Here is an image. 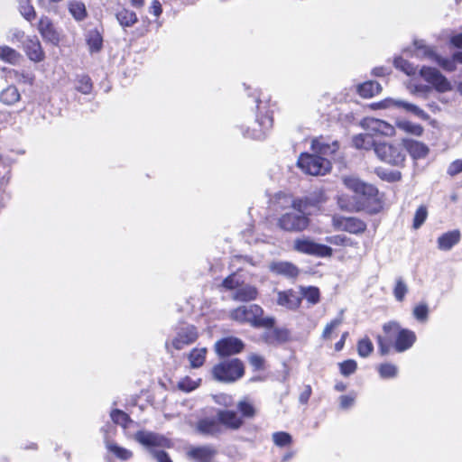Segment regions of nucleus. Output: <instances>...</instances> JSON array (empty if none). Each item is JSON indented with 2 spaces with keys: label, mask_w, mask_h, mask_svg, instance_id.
<instances>
[{
  "label": "nucleus",
  "mask_w": 462,
  "mask_h": 462,
  "mask_svg": "<svg viewBox=\"0 0 462 462\" xmlns=\"http://www.w3.org/2000/svg\"><path fill=\"white\" fill-rule=\"evenodd\" d=\"M383 330L386 337H383L381 335L376 337L378 352L381 356L388 355L392 346L398 353L404 352L411 348L416 341L415 333L410 329L402 328L396 321L383 324Z\"/></svg>",
  "instance_id": "1"
},
{
  "label": "nucleus",
  "mask_w": 462,
  "mask_h": 462,
  "mask_svg": "<svg viewBox=\"0 0 462 462\" xmlns=\"http://www.w3.org/2000/svg\"><path fill=\"white\" fill-rule=\"evenodd\" d=\"M263 310L256 304L240 306L230 311V318L239 323H249L254 328H272L275 319L271 317H263Z\"/></svg>",
  "instance_id": "2"
},
{
  "label": "nucleus",
  "mask_w": 462,
  "mask_h": 462,
  "mask_svg": "<svg viewBox=\"0 0 462 462\" xmlns=\"http://www.w3.org/2000/svg\"><path fill=\"white\" fill-rule=\"evenodd\" d=\"M134 439L146 447L151 456L157 462H173L167 452L158 449V448H169L171 446L170 440L163 436L150 431L139 430L135 433Z\"/></svg>",
  "instance_id": "3"
},
{
  "label": "nucleus",
  "mask_w": 462,
  "mask_h": 462,
  "mask_svg": "<svg viewBox=\"0 0 462 462\" xmlns=\"http://www.w3.org/2000/svg\"><path fill=\"white\" fill-rule=\"evenodd\" d=\"M344 184L356 195L362 196V200L357 202L356 205L345 204L344 199L339 198L338 204L341 208L347 210H361L364 209L368 199H371L377 196V189L371 185L361 181L356 177H345L343 179Z\"/></svg>",
  "instance_id": "4"
},
{
  "label": "nucleus",
  "mask_w": 462,
  "mask_h": 462,
  "mask_svg": "<svg viewBox=\"0 0 462 462\" xmlns=\"http://www.w3.org/2000/svg\"><path fill=\"white\" fill-rule=\"evenodd\" d=\"M245 365L238 358L224 360L215 365L211 374L215 381L226 383H235L243 377Z\"/></svg>",
  "instance_id": "5"
},
{
  "label": "nucleus",
  "mask_w": 462,
  "mask_h": 462,
  "mask_svg": "<svg viewBox=\"0 0 462 462\" xmlns=\"http://www.w3.org/2000/svg\"><path fill=\"white\" fill-rule=\"evenodd\" d=\"M291 210L282 214L277 220V226L286 232H300L309 226L308 217L299 208L300 205L293 201Z\"/></svg>",
  "instance_id": "6"
},
{
  "label": "nucleus",
  "mask_w": 462,
  "mask_h": 462,
  "mask_svg": "<svg viewBox=\"0 0 462 462\" xmlns=\"http://www.w3.org/2000/svg\"><path fill=\"white\" fill-rule=\"evenodd\" d=\"M374 152L377 157L393 166H403L406 153L402 144L379 143L375 145Z\"/></svg>",
  "instance_id": "7"
},
{
  "label": "nucleus",
  "mask_w": 462,
  "mask_h": 462,
  "mask_svg": "<svg viewBox=\"0 0 462 462\" xmlns=\"http://www.w3.org/2000/svg\"><path fill=\"white\" fill-rule=\"evenodd\" d=\"M298 166L307 174L318 176L329 171L331 163L322 156L302 153L298 160Z\"/></svg>",
  "instance_id": "8"
},
{
  "label": "nucleus",
  "mask_w": 462,
  "mask_h": 462,
  "mask_svg": "<svg viewBox=\"0 0 462 462\" xmlns=\"http://www.w3.org/2000/svg\"><path fill=\"white\" fill-rule=\"evenodd\" d=\"M293 249L299 253L317 257H330L333 252L331 247L318 244L309 237L295 239Z\"/></svg>",
  "instance_id": "9"
},
{
  "label": "nucleus",
  "mask_w": 462,
  "mask_h": 462,
  "mask_svg": "<svg viewBox=\"0 0 462 462\" xmlns=\"http://www.w3.org/2000/svg\"><path fill=\"white\" fill-rule=\"evenodd\" d=\"M414 46L416 48L415 55L417 57L430 59L447 71H454L456 69L454 56L452 59L442 58L438 55L432 48L427 46L423 41H414Z\"/></svg>",
  "instance_id": "10"
},
{
  "label": "nucleus",
  "mask_w": 462,
  "mask_h": 462,
  "mask_svg": "<svg viewBox=\"0 0 462 462\" xmlns=\"http://www.w3.org/2000/svg\"><path fill=\"white\" fill-rule=\"evenodd\" d=\"M420 76L425 81L431 84L438 92L451 90V84L437 69L423 66L420 70Z\"/></svg>",
  "instance_id": "11"
},
{
  "label": "nucleus",
  "mask_w": 462,
  "mask_h": 462,
  "mask_svg": "<svg viewBox=\"0 0 462 462\" xmlns=\"http://www.w3.org/2000/svg\"><path fill=\"white\" fill-rule=\"evenodd\" d=\"M273 116L269 114L257 116L253 126L246 130L245 135L252 139L263 140L265 138L267 132L273 127Z\"/></svg>",
  "instance_id": "12"
},
{
  "label": "nucleus",
  "mask_w": 462,
  "mask_h": 462,
  "mask_svg": "<svg viewBox=\"0 0 462 462\" xmlns=\"http://www.w3.org/2000/svg\"><path fill=\"white\" fill-rule=\"evenodd\" d=\"M244 346L245 344L241 339L229 337L216 342L215 350L220 356H228L240 353L244 349Z\"/></svg>",
  "instance_id": "13"
},
{
  "label": "nucleus",
  "mask_w": 462,
  "mask_h": 462,
  "mask_svg": "<svg viewBox=\"0 0 462 462\" xmlns=\"http://www.w3.org/2000/svg\"><path fill=\"white\" fill-rule=\"evenodd\" d=\"M379 106L382 108L395 106L398 108H402L405 111L413 114L414 116L422 120L427 121L430 119V116L418 106L402 99L386 98L379 104Z\"/></svg>",
  "instance_id": "14"
},
{
  "label": "nucleus",
  "mask_w": 462,
  "mask_h": 462,
  "mask_svg": "<svg viewBox=\"0 0 462 462\" xmlns=\"http://www.w3.org/2000/svg\"><path fill=\"white\" fill-rule=\"evenodd\" d=\"M216 414L220 426L227 430H237L245 423L242 417L233 410H217Z\"/></svg>",
  "instance_id": "15"
},
{
  "label": "nucleus",
  "mask_w": 462,
  "mask_h": 462,
  "mask_svg": "<svg viewBox=\"0 0 462 462\" xmlns=\"http://www.w3.org/2000/svg\"><path fill=\"white\" fill-rule=\"evenodd\" d=\"M198 338L197 328L192 325L180 328L172 340V346L177 350L184 348L196 341Z\"/></svg>",
  "instance_id": "16"
},
{
  "label": "nucleus",
  "mask_w": 462,
  "mask_h": 462,
  "mask_svg": "<svg viewBox=\"0 0 462 462\" xmlns=\"http://www.w3.org/2000/svg\"><path fill=\"white\" fill-rule=\"evenodd\" d=\"M38 31L45 42L53 45H58L60 41V35L54 27V24L47 16H42L38 23Z\"/></svg>",
  "instance_id": "17"
},
{
  "label": "nucleus",
  "mask_w": 462,
  "mask_h": 462,
  "mask_svg": "<svg viewBox=\"0 0 462 462\" xmlns=\"http://www.w3.org/2000/svg\"><path fill=\"white\" fill-rule=\"evenodd\" d=\"M23 47L27 57L32 61L40 62L44 60L45 53L37 36L27 37L23 42Z\"/></svg>",
  "instance_id": "18"
},
{
  "label": "nucleus",
  "mask_w": 462,
  "mask_h": 462,
  "mask_svg": "<svg viewBox=\"0 0 462 462\" xmlns=\"http://www.w3.org/2000/svg\"><path fill=\"white\" fill-rule=\"evenodd\" d=\"M335 225L343 231L356 235L362 234L366 229V224L356 217H339L335 220Z\"/></svg>",
  "instance_id": "19"
},
{
  "label": "nucleus",
  "mask_w": 462,
  "mask_h": 462,
  "mask_svg": "<svg viewBox=\"0 0 462 462\" xmlns=\"http://www.w3.org/2000/svg\"><path fill=\"white\" fill-rule=\"evenodd\" d=\"M196 430L205 436H218L223 432V428L217 418H203L197 422Z\"/></svg>",
  "instance_id": "20"
},
{
  "label": "nucleus",
  "mask_w": 462,
  "mask_h": 462,
  "mask_svg": "<svg viewBox=\"0 0 462 462\" xmlns=\"http://www.w3.org/2000/svg\"><path fill=\"white\" fill-rule=\"evenodd\" d=\"M263 340L268 345L283 344L290 339V331L287 328H275L263 333Z\"/></svg>",
  "instance_id": "21"
},
{
  "label": "nucleus",
  "mask_w": 462,
  "mask_h": 462,
  "mask_svg": "<svg viewBox=\"0 0 462 462\" xmlns=\"http://www.w3.org/2000/svg\"><path fill=\"white\" fill-rule=\"evenodd\" d=\"M277 303L289 310H296L301 303V297L292 290L279 291Z\"/></svg>",
  "instance_id": "22"
},
{
  "label": "nucleus",
  "mask_w": 462,
  "mask_h": 462,
  "mask_svg": "<svg viewBox=\"0 0 462 462\" xmlns=\"http://www.w3.org/2000/svg\"><path fill=\"white\" fill-rule=\"evenodd\" d=\"M402 143L403 149L415 160L425 158L429 153V148L423 143L411 139H403Z\"/></svg>",
  "instance_id": "23"
},
{
  "label": "nucleus",
  "mask_w": 462,
  "mask_h": 462,
  "mask_svg": "<svg viewBox=\"0 0 462 462\" xmlns=\"http://www.w3.org/2000/svg\"><path fill=\"white\" fill-rule=\"evenodd\" d=\"M257 295L258 291L256 287L242 283L240 287L232 293L231 298L236 301L246 302L255 300Z\"/></svg>",
  "instance_id": "24"
},
{
  "label": "nucleus",
  "mask_w": 462,
  "mask_h": 462,
  "mask_svg": "<svg viewBox=\"0 0 462 462\" xmlns=\"http://www.w3.org/2000/svg\"><path fill=\"white\" fill-rule=\"evenodd\" d=\"M217 454V450L211 446H202L191 448L188 452V456L199 462L209 460Z\"/></svg>",
  "instance_id": "25"
},
{
  "label": "nucleus",
  "mask_w": 462,
  "mask_h": 462,
  "mask_svg": "<svg viewBox=\"0 0 462 462\" xmlns=\"http://www.w3.org/2000/svg\"><path fill=\"white\" fill-rule=\"evenodd\" d=\"M270 268L273 273L290 278L296 277L299 274L297 266L289 262H274L272 263Z\"/></svg>",
  "instance_id": "26"
},
{
  "label": "nucleus",
  "mask_w": 462,
  "mask_h": 462,
  "mask_svg": "<svg viewBox=\"0 0 462 462\" xmlns=\"http://www.w3.org/2000/svg\"><path fill=\"white\" fill-rule=\"evenodd\" d=\"M460 240V232L458 230H453L443 234L438 239L439 248L440 250H450Z\"/></svg>",
  "instance_id": "27"
},
{
  "label": "nucleus",
  "mask_w": 462,
  "mask_h": 462,
  "mask_svg": "<svg viewBox=\"0 0 462 462\" xmlns=\"http://www.w3.org/2000/svg\"><path fill=\"white\" fill-rule=\"evenodd\" d=\"M21 99L18 88L10 85L0 92V101L5 106H13Z\"/></svg>",
  "instance_id": "28"
},
{
  "label": "nucleus",
  "mask_w": 462,
  "mask_h": 462,
  "mask_svg": "<svg viewBox=\"0 0 462 462\" xmlns=\"http://www.w3.org/2000/svg\"><path fill=\"white\" fill-rule=\"evenodd\" d=\"M236 408L238 411L241 413L240 416L242 417L243 420L253 419L255 417L257 413V410L254 407V404L247 397H245L242 400H240L236 404Z\"/></svg>",
  "instance_id": "29"
},
{
  "label": "nucleus",
  "mask_w": 462,
  "mask_h": 462,
  "mask_svg": "<svg viewBox=\"0 0 462 462\" xmlns=\"http://www.w3.org/2000/svg\"><path fill=\"white\" fill-rule=\"evenodd\" d=\"M352 143L356 149H364L367 151L372 148L374 150L375 145L377 144L370 134H356L353 137Z\"/></svg>",
  "instance_id": "30"
},
{
  "label": "nucleus",
  "mask_w": 462,
  "mask_h": 462,
  "mask_svg": "<svg viewBox=\"0 0 462 462\" xmlns=\"http://www.w3.org/2000/svg\"><path fill=\"white\" fill-rule=\"evenodd\" d=\"M22 55L14 49L3 45L0 46V60L12 65L17 64Z\"/></svg>",
  "instance_id": "31"
},
{
  "label": "nucleus",
  "mask_w": 462,
  "mask_h": 462,
  "mask_svg": "<svg viewBox=\"0 0 462 462\" xmlns=\"http://www.w3.org/2000/svg\"><path fill=\"white\" fill-rule=\"evenodd\" d=\"M382 91L381 85L376 81H367L358 87V93L363 97H372Z\"/></svg>",
  "instance_id": "32"
},
{
  "label": "nucleus",
  "mask_w": 462,
  "mask_h": 462,
  "mask_svg": "<svg viewBox=\"0 0 462 462\" xmlns=\"http://www.w3.org/2000/svg\"><path fill=\"white\" fill-rule=\"evenodd\" d=\"M312 147L316 152L322 155H329L335 153L337 151L339 144L337 141L333 142L332 143H327L322 140H315L312 143Z\"/></svg>",
  "instance_id": "33"
},
{
  "label": "nucleus",
  "mask_w": 462,
  "mask_h": 462,
  "mask_svg": "<svg viewBox=\"0 0 462 462\" xmlns=\"http://www.w3.org/2000/svg\"><path fill=\"white\" fill-rule=\"evenodd\" d=\"M396 126L403 132L415 136H420L424 131L420 125L414 124L407 120L396 121Z\"/></svg>",
  "instance_id": "34"
},
{
  "label": "nucleus",
  "mask_w": 462,
  "mask_h": 462,
  "mask_svg": "<svg viewBox=\"0 0 462 462\" xmlns=\"http://www.w3.org/2000/svg\"><path fill=\"white\" fill-rule=\"evenodd\" d=\"M116 16L119 23L124 27H130L137 22L135 13L128 9L118 11Z\"/></svg>",
  "instance_id": "35"
},
{
  "label": "nucleus",
  "mask_w": 462,
  "mask_h": 462,
  "mask_svg": "<svg viewBox=\"0 0 462 462\" xmlns=\"http://www.w3.org/2000/svg\"><path fill=\"white\" fill-rule=\"evenodd\" d=\"M69 11L78 21L84 20L88 14L85 4L77 0L69 3Z\"/></svg>",
  "instance_id": "36"
},
{
  "label": "nucleus",
  "mask_w": 462,
  "mask_h": 462,
  "mask_svg": "<svg viewBox=\"0 0 462 462\" xmlns=\"http://www.w3.org/2000/svg\"><path fill=\"white\" fill-rule=\"evenodd\" d=\"M87 42L91 52L99 51L103 46L102 36L97 30H92L88 32Z\"/></svg>",
  "instance_id": "37"
},
{
  "label": "nucleus",
  "mask_w": 462,
  "mask_h": 462,
  "mask_svg": "<svg viewBox=\"0 0 462 462\" xmlns=\"http://www.w3.org/2000/svg\"><path fill=\"white\" fill-rule=\"evenodd\" d=\"M207 349L205 347L202 348H194L189 355V360L190 362V365L192 368L200 367L206 359Z\"/></svg>",
  "instance_id": "38"
},
{
  "label": "nucleus",
  "mask_w": 462,
  "mask_h": 462,
  "mask_svg": "<svg viewBox=\"0 0 462 462\" xmlns=\"http://www.w3.org/2000/svg\"><path fill=\"white\" fill-rule=\"evenodd\" d=\"M107 449L121 460H129L133 457V452L114 442L106 443Z\"/></svg>",
  "instance_id": "39"
},
{
  "label": "nucleus",
  "mask_w": 462,
  "mask_h": 462,
  "mask_svg": "<svg viewBox=\"0 0 462 462\" xmlns=\"http://www.w3.org/2000/svg\"><path fill=\"white\" fill-rule=\"evenodd\" d=\"M357 353L359 356L368 357L374 351V345L369 337H365L357 342Z\"/></svg>",
  "instance_id": "40"
},
{
  "label": "nucleus",
  "mask_w": 462,
  "mask_h": 462,
  "mask_svg": "<svg viewBox=\"0 0 462 462\" xmlns=\"http://www.w3.org/2000/svg\"><path fill=\"white\" fill-rule=\"evenodd\" d=\"M301 298H305L310 304L315 305L320 300L319 290L317 287H302L301 288Z\"/></svg>",
  "instance_id": "41"
},
{
  "label": "nucleus",
  "mask_w": 462,
  "mask_h": 462,
  "mask_svg": "<svg viewBox=\"0 0 462 462\" xmlns=\"http://www.w3.org/2000/svg\"><path fill=\"white\" fill-rule=\"evenodd\" d=\"M19 10L21 14L28 21L35 17V11L30 0H19Z\"/></svg>",
  "instance_id": "42"
},
{
  "label": "nucleus",
  "mask_w": 462,
  "mask_h": 462,
  "mask_svg": "<svg viewBox=\"0 0 462 462\" xmlns=\"http://www.w3.org/2000/svg\"><path fill=\"white\" fill-rule=\"evenodd\" d=\"M76 89L82 94L88 95L92 90L91 79L88 76L82 75L78 78Z\"/></svg>",
  "instance_id": "43"
},
{
  "label": "nucleus",
  "mask_w": 462,
  "mask_h": 462,
  "mask_svg": "<svg viewBox=\"0 0 462 462\" xmlns=\"http://www.w3.org/2000/svg\"><path fill=\"white\" fill-rule=\"evenodd\" d=\"M378 372L382 378H393L397 375L398 368L393 364L385 363L379 366Z\"/></svg>",
  "instance_id": "44"
},
{
  "label": "nucleus",
  "mask_w": 462,
  "mask_h": 462,
  "mask_svg": "<svg viewBox=\"0 0 462 462\" xmlns=\"http://www.w3.org/2000/svg\"><path fill=\"white\" fill-rule=\"evenodd\" d=\"M343 322V310L340 311V315L334 319L330 323H328L322 333V337L324 339H329L331 337L332 332L339 327Z\"/></svg>",
  "instance_id": "45"
},
{
  "label": "nucleus",
  "mask_w": 462,
  "mask_h": 462,
  "mask_svg": "<svg viewBox=\"0 0 462 462\" xmlns=\"http://www.w3.org/2000/svg\"><path fill=\"white\" fill-rule=\"evenodd\" d=\"M326 241L329 244L335 245H342V246H353L354 242L351 240V238L347 237L345 235H336L332 236H328L326 238Z\"/></svg>",
  "instance_id": "46"
},
{
  "label": "nucleus",
  "mask_w": 462,
  "mask_h": 462,
  "mask_svg": "<svg viewBox=\"0 0 462 462\" xmlns=\"http://www.w3.org/2000/svg\"><path fill=\"white\" fill-rule=\"evenodd\" d=\"M408 292V287L402 278L396 280V284L393 289V295L398 301H402L406 293Z\"/></svg>",
  "instance_id": "47"
},
{
  "label": "nucleus",
  "mask_w": 462,
  "mask_h": 462,
  "mask_svg": "<svg viewBox=\"0 0 462 462\" xmlns=\"http://www.w3.org/2000/svg\"><path fill=\"white\" fill-rule=\"evenodd\" d=\"M428 216L426 206L422 205L418 208L413 217V227L418 229L425 222Z\"/></svg>",
  "instance_id": "48"
},
{
  "label": "nucleus",
  "mask_w": 462,
  "mask_h": 462,
  "mask_svg": "<svg viewBox=\"0 0 462 462\" xmlns=\"http://www.w3.org/2000/svg\"><path fill=\"white\" fill-rule=\"evenodd\" d=\"M110 416L115 423L120 424L124 427H125L126 424L131 420L128 414L118 409L113 410L110 413Z\"/></svg>",
  "instance_id": "49"
},
{
  "label": "nucleus",
  "mask_w": 462,
  "mask_h": 462,
  "mask_svg": "<svg viewBox=\"0 0 462 462\" xmlns=\"http://www.w3.org/2000/svg\"><path fill=\"white\" fill-rule=\"evenodd\" d=\"M393 64L397 69H400L401 70L405 72L407 75L414 74L416 71L415 68L410 62H408L406 60L402 59V57L395 58Z\"/></svg>",
  "instance_id": "50"
},
{
  "label": "nucleus",
  "mask_w": 462,
  "mask_h": 462,
  "mask_svg": "<svg viewBox=\"0 0 462 462\" xmlns=\"http://www.w3.org/2000/svg\"><path fill=\"white\" fill-rule=\"evenodd\" d=\"M340 373L344 376H349L354 374L357 368V364L353 359L346 360L339 364Z\"/></svg>",
  "instance_id": "51"
},
{
  "label": "nucleus",
  "mask_w": 462,
  "mask_h": 462,
  "mask_svg": "<svg viewBox=\"0 0 462 462\" xmlns=\"http://www.w3.org/2000/svg\"><path fill=\"white\" fill-rule=\"evenodd\" d=\"M273 440L275 443V445L279 447H284L291 442V436L283 431L275 432L273 434Z\"/></svg>",
  "instance_id": "52"
},
{
  "label": "nucleus",
  "mask_w": 462,
  "mask_h": 462,
  "mask_svg": "<svg viewBox=\"0 0 462 462\" xmlns=\"http://www.w3.org/2000/svg\"><path fill=\"white\" fill-rule=\"evenodd\" d=\"M241 284H242V282H240V280L236 277V275L235 273L227 276L226 279H224V281L222 282V286L225 289L234 291L236 290H237Z\"/></svg>",
  "instance_id": "53"
},
{
  "label": "nucleus",
  "mask_w": 462,
  "mask_h": 462,
  "mask_svg": "<svg viewBox=\"0 0 462 462\" xmlns=\"http://www.w3.org/2000/svg\"><path fill=\"white\" fill-rule=\"evenodd\" d=\"M382 121L383 120L376 118H366L363 122V126L370 132L379 134Z\"/></svg>",
  "instance_id": "54"
},
{
  "label": "nucleus",
  "mask_w": 462,
  "mask_h": 462,
  "mask_svg": "<svg viewBox=\"0 0 462 462\" xmlns=\"http://www.w3.org/2000/svg\"><path fill=\"white\" fill-rule=\"evenodd\" d=\"M429 308L426 304L417 305L413 310L414 317L420 321H425L428 319Z\"/></svg>",
  "instance_id": "55"
},
{
  "label": "nucleus",
  "mask_w": 462,
  "mask_h": 462,
  "mask_svg": "<svg viewBox=\"0 0 462 462\" xmlns=\"http://www.w3.org/2000/svg\"><path fill=\"white\" fill-rule=\"evenodd\" d=\"M198 383L192 379L186 377L179 382L178 387L184 392H191L198 387Z\"/></svg>",
  "instance_id": "56"
},
{
  "label": "nucleus",
  "mask_w": 462,
  "mask_h": 462,
  "mask_svg": "<svg viewBox=\"0 0 462 462\" xmlns=\"http://www.w3.org/2000/svg\"><path fill=\"white\" fill-rule=\"evenodd\" d=\"M249 363L255 370H261L264 365V358L259 355L252 354L249 356Z\"/></svg>",
  "instance_id": "57"
},
{
  "label": "nucleus",
  "mask_w": 462,
  "mask_h": 462,
  "mask_svg": "<svg viewBox=\"0 0 462 462\" xmlns=\"http://www.w3.org/2000/svg\"><path fill=\"white\" fill-rule=\"evenodd\" d=\"M460 172H462V160H456L448 166V173L450 176H455Z\"/></svg>",
  "instance_id": "58"
},
{
  "label": "nucleus",
  "mask_w": 462,
  "mask_h": 462,
  "mask_svg": "<svg viewBox=\"0 0 462 462\" xmlns=\"http://www.w3.org/2000/svg\"><path fill=\"white\" fill-rule=\"evenodd\" d=\"M379 134L385 136H393L395 134V128L392 125L383 120Z\"/></svg>",
  "instance_id": "59"
},
{
  "label": "nucleus",
  "mask_w": 462,
  "mask_h": 462,
  "mask_svg": "<svg viewBox=\"0 0 462 462\" xmlns=\"http://www.w3.org/2000/svg\"><path fill=\"white\" fill-rule=\"evenodd\" d=\"M15 77H16L17 81L24 83V84H29V85H32L34 80L33 75L30 74V73H23V72L19 73V72L15 71Z\"/></svg>",
  "instance_id": "60"
},
{
  "label": "nucleus",
  "mask_w": 462,
  "mask_h": 462,
  "mask_svg": "<svg viewBox=\"0 0 462 462\" xmlns=\"http://www.w3.org/2000/svg\"><path fill=\"white\" fill-rule=\"evenodd\" d=\"M215 401L217 403L223 405L225 407H229L233 404V399L230 395L227 394H220L215 397Z\"/></svg>",
  "instance_id": "61"
},
{
  "label": "nucleus",
  "mask_w": 462,
  "mask_h": 462,
  "mask_svg": "<svg viewBox=\"0 0 462 462\" xmlns=\"http://www.w3.org/2000/svg\"><path fill=\"white\" fill-rule=\"evenodd\" d=\"M11 34H12L11 42H19L23 44V42L26 39L23 31L19 30V29H14V30L11 31Z\"/></svg>",
  "instance_id": "62"
},
{
  "label": "nucleus",
  "mask_w": 462,
  "mask_h": 462,
  "mask_svg": "<svg viewBox=\"0 0 462 462\" xmlns=\"http://www.w3.org/2000/svg\"><path fill=\"white\" fill-rule=\"evenodd\" d=\"M355 399L348 395L340 396V407L342 409H347L354 404Z\"/></svg>",
  "instance_id": "63"
},
{
  "label": "nucleus",
  "mask_w": 462,
  "mask_h": 462,
  "mask_svg": "<svg viewBox=\"0 0 462 462\" xmlns=\"http://www.w3.org/2000/svg\"><path fill=\"white\" fill-rule=\"evenodd\" d=\"M310 395H311V387H310V385H306L304 387V390L300 394L299 401L303 404L307 403Z\"/></svg>",
  "instance_id": "64"
}]
</instances>
